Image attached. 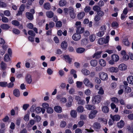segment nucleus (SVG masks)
<instances>
[{"instance_id": "32", "label": "nucleus", "mask_w": 133, "mask_h": 133, "mask_svg": "<svg viewBox=\"0 0 133 133\" xmlns=\"http://www.w3.org/2000/svg\"><path fill=\"white\" fill-rule=\"evenodd\" d=\"M123 43L125 45L128 46L130 45V43L128 41V38H125L123 41Z\"/></svg>"}, {"instance_id": "45", "label": "nucleus", "mask_w": 133, "mask_h": 133, "mask_svg": "<svg viewBox=\"0 0 133 133\" xmlns=\"http://www.w3.org/2000/svg\"><path fill=\"white\" fill-rule=\"evenodd\" d=\"M93 10L97 12L100 10V8L97 5H95L93 7Z\"/></svg>"}, {"instance_id": "48", "label": "nucleus", "mask_w": 133, "mask_h": 133, "mask_svg": "<svg viewBox=\"0 0 133 133\" xmlns=\"http://www.w3.org/2000/svg\"><path fill=\"white\" fill-rule=\"evenodd\" d=\"M11 23L13 25L16 26H18L19 24V22L16 20L12 21L11 22Z\"/></svg>"}, {"instance_id": "25", "label": "nucleus", "mask_w": 133, "mask_h": 133, "mask_svg": "<svg viewBox=\"0 0 133 133\" xmlns=\"http://www.w3.org/2000/svg\"><path fill=\"white\" fill-rule=\"evenodd\" d=\"M124 125V123L123 121L121 120L119 122L117 123V126L119 128H123Z\"/></svg>"}, {"instance_id": "34", "label": "nucleus", "mask_w": 133, "mask_h": 133, "mask_svg": "<svg viewBox=\"0 0 133 133\" xmlns=\"http://www.w3.org/2000/svg\"><path fill=\"white\" fill-rule=\"evenodd\" d=\"M35 123V121L34 120H30L29 122L27 125V126L29 128H30Z\"/></svg>"}, {"instance_id": "49", "label": "nucleus", "mask_w": 133, "mask_h": 133, "mask_svg": "<svg viewBox=\"0 0 133 133\" xmlns=\"http://www.w3.org/2000/svg\"><path fill=\"white\" fill-rule=\"evenodd\" d=\"M7 83L5 82H0V86L2 87H5L7 86Z\"/></svg>"}, {"instance_id": "64", "label": "nucleus", "mask_w": 133, "mask_h": 133, "mask_svg": "<svg viewBox=\"0 0 133 133\" xmlns=\"http://www.w3.org/2000/svg\"><path fill=\"white\" fill-rule=\"evenodd\" d=\"M84 124V122L83 121H80L77 124V125L79 127H81L83 126Z\"/></svg>"}, {"instance_id": "8", "label": "nucleus", "mask_w": 133, "mask_h": 133, "mask_svg": "<svg viewBox=\"0 0 133 133\" xmlns=\"http://www.w3.org/2000/svg\"><path fill=\"white\" fill-rule=\"evenodd\" d=\"M55 25V23L52 22H50L49 24H46L45 29L46 30L49 29V28H53Z\"/></svg>"}, {"instance_id": "6", "label": "nucleus", "mask_w": 133, "mask_h": 133, "mask_svg": "<svg viewBox=\"0 0 133 133\" xmlns=\"http://www.w3.org/2000/svg\"><path fill=\"white\" fill-rule=\"evenodd\" d=\"M81 36V35L80 34L76 33L73 35L72 38L75 41H78L80 39Z\"/></svg>"}, {"instance_id": "13", "label": "nucleus", "mask_w": 133, "mask_h": 133, "mask_svg": "<svg viewBox=\"0 0 133 133\" xmlns=\"http://www.w3.org/2000/svg\"><path fill=\"white\" fill-rule=\"evenodd\" d=\"M110 117L114 121H118L121 118V116L118 115H116L114 116L110 115Z\"/></svg>"}, {"instance_id": "17", "label": "nucleus", "mask_w": 133, "mask_h": 133, "mask_svg": "<svg viewBox=\"0 0 133 133\" xmlns=\"http://www.w3.org/2000/svg\"><path fill=\"white\" fill-rule=\"evenodd\" d=\"M67 3V1L65 0H61L59 2L58 5L60 6L63 7L65 6Z\"/></svg>"}, {"instance_id": "15", "label": "nucleus", "mask_w": 133, "mask_h": 133, "mask_svg": "<svg viewBox=\"0 0 133 133\" xmlns=\"http://www.w3.org/2000/svg\"><path fill=\"white\" fill-rule=\"evenodd\" d=\"M26 81L29 84H30L32 81L31 76L29 74H27L25 77Z\"/></svg>"}, {"instance_id": "3", "label": "nucleus", "mask_w": 133, "mask_h": 133, "mask_svg": "<svg viewBox=\"0 0 133 133\" xmlns=\"http://www.w3.org/2000/svg\"><path fill=\"white\" fill-rule=\"evenodd\" d=\"M109 36H107L105 39L103 38H100L98 41L99 44H103L104 43H107L109 42Z\"/></svg>"}, {"instance_id": "22", "label": "nucleus", "mask_w": 133, "mask_h": 133, "mask_svg": "<svg viewBox=\"0 0 133 133\" xmlns=\"http://www.w3.org/2000/svg\"><path fill=\"white\" fill-rule=\"evenodd\" d=\"M127 80L129 83L133 85V76H128L127 78Z\"/></svg>"}, {"instance_id": "10", "label": "nucleus", "mask_w": 133, "mask_h": 133, "mask_svg": "<svg viewBox=\"0 0 133 133\" xmlns=\"http://www.w3.org/2000/svg\"><path fill=\"white\" fill-rule=\"evenodd\" d=\"M0 67L1 69L3 70H5L7 67L6 64L3 61H1L0 63Z\"/></svg>"}, {"instance_id": "63", "label": "nucleus", "mask_w": 133, "mask_h": 133, "mask_svg": "<svg viewBox=\"0 0 133 133\" xmlns=\"http://www.w3.org/2000/svg\"><path fill=\"white\" fill-rule=\"evenodd\" d=\"M112 26L113 27L117 28L118 27V24L116 21L113 22L112 24Z\"/></svg>"}, {"instance_id": "51", "label": "nucleus", "mask_w": 133, "mask_h": 133, "mask_svg": "<svg viewBox=\"0 0 133 133\" xmlns=\"http://www.w3.org/2000/svg\"><path fill=\"white\" fill-rule=\"evenodd\" d=\"M4 15L7 16H9L11 15L10 13L8 10H6L4 11Z\"/></svg>"}, {"instance_id": "42", "label": "nucleus", "mask_w": 133, "mask_h": 133, "mask_svg": "<svg viewBox=\"0 0 133 133\" xmlns=\"http://www.w3.org/2000/svg\"><path fill=\"white\" fill-rule=\"evenodd\" d=\"M93 126L95 128L97 129H100L101 127L100 124L97 122L93 124Z\"/></svg>"}, {"instance_id": "50", "label": "nucleus", "mask_w": 133, "mask_h": 133, "mask_svg": "<svg viewBox=\"0 0 133 133\" xmlns=\"http://www.w3.org/2000/svg\"><path fill=\"white\" fill-rule=\"evenodd\" d=\"M75 90L74 88H71L69 91V93L71 94H75Z\"/></svg>"}, {"instance_id": "31", "label": "nucleus", "mask_w": 133, "mask_h": 133, "mask_svg": "<svg viewBox=\"0 0 133 133\" xmlns=\"http://www.w3.org/2000/svg\"><path fill=\"white\" fill-rule=\"evenodd\" d=\"M90 64L92 66L94 67L97 65V62L96 60H92L90 61Z\"/></svg>"}, {"instance_id": "2", "label": "nucleus", "mask_w": 133, "mask_h": 133, "mask_svg": "<svg viewBox=\"0 0 133 133\" xmlns=\"http://www.w3.org/2000/svg\"><path fill=\"white\" fill-rule=\"evenodd\" d=\"M93 102V103L98 104L99 103L101 99V96L99 95H97L92 98Z\"/></svg>"}, {"instance_id": "56", "label": "nucleus", "mask_w": 133, "mask_h": 133, "mask_svg": "<svg viewBox=\"0 0 133 133\" xmlns=\"http://www.w3.org/2000/svg\"><path fill=\"white\" fill-rule=\"evenodd\" d=\"M60 101L61 103H64L67 101V99L65 97H62L60 98Z\"/></svg>"}, {"instance_id": "54", "label": "nucleus", "mask_w": 133, "mask_h": 133, "mask_svg": "<svg viewBox=\"0 0 133 133\" xmlns=\"http://www.w3.org/2000/svg\"><path fill=\"white\" fill-rule=\"evenodd\" d=\"M111 101L115 103H117L118 102V100L117 98L115 97L112 98H111Z\"/></svg>"}, {"instance_id": "20", "label": "nucleus", "mask_w": 133, "mask_h": 133, "mask_svg": "<svg viewBox=\"0 0 133 133\" xmlns=\"http://www.w3.org/2000/svg\"><path fill=\"white\" fill-rule=\"evenodd\" d=\"M81 72L85 76L88 75L90 73V71L87 69H83L81 70Z\"/></svg>"}, {"instance_id": "18", "label": "nucleus", "mask_w": 133, "mask_h": 133, "mask_svg": "<svg viewBox=\"0 0 133 133\" xmlns=\"http://www.w3.org/2000/svg\"><path fill=\"white\" fill-rule=\"evenodd\" d=\"M102 52L99 51L96 52L94 54L93 56V57L96 59H98L101 56V54Z\"/></svg>"}, {"instance_id": "26", "label": "nucleus", "mask_w": 133, "mask_h": 133, "mask_svg": "<svg viewBox=\"0 0 133 133\" xmlns=\"http://www.w3.org/2000/svg\"><path fill=\"white\" fill-rule=\"evenodd\" d=\"M85 108L89 110H92L95 109L96 108L95 106L93 105L88 104L85 106Z\"/></svg>"}, {"instance_id": "35", "label": "nucleus", "mask_w": 133, "mask_h": 133, "mask_svg": "<svg viewBox=\"0 0 133 133\" xmlns=\"http://www.w3.org/2000/svg\"><path fill=\"white\" fill-rule=\"evenodd\" d=\"M85 13L83 12H82L78 14L77 15L78 18L79 19H82L84 16Z\"/></svg>"}, {"instance_id": "55", "label": "nucleus", "mask_w": 133, "mask_h": 133, "mask_svg": "<svg viewBox=\"0 0 133 133\" xmlns=\"http://www.w3.org/2000/svg\"><path fill=\"white\" fill-rule=\"evenodd\" d=\"M91 8L90 6H86L84 9V11L86 12H89L91 10Z\"/></svg>"}, {"instance_id": "46", "label": "nucleus", "mask_w": 133, "mask_h": 133, "mask_svg": "<svg viewBox=\"0 0 133 133\" xmlns=\"http://www.w3.org/2000/svg\"><path fill=\"white\" fill-rule=\"evenodd\" d=\"M46 111L49 114H52L54 110L52 108L49 107L47 109Z\"/></svg>"}, {"instance_id": "40", "label": "nucleus", "mask_w": 133, "mask_h": 133, "mask_svg": "<svg viewBox=\"0 0 133 133\" xmlns=\"http://www.w3.org/2000/svg\"><path fill=\"white\" fill-rule=\"evenodd\" d=\"M107 28V27L106 25H102L100 28L99 30L105 33L106 31Z\"/></svg>"}, {"instance_id": "39", "label": "nucleus", "mask_w": 133, "mask_h": 133, "mask_svg": "<svg viewBox=\"0 0 133 133\" xmlns=\"http://www.w3.org/2000/svg\"><path fill=\"white\" fill-rule=\"evenodd\" d=\"M102 111L105 113H107L109 111V109L106 106H104L102 108Z\"/></svg>"}, {"instance_id": "7", "label": "nucleus", "mask_w": 133, "mask_h": 133, "mask_svg": "<svg viewBox=\"0 0 133 133\" xmlns=\"http://www.w3.org/2000/svg\"><path fill=\"white\" fill-rule=\"evenodd\" d=\"M75 99L78 102L79 104L83 105L84 103V101L81 100V98L79 96H75Z\"/></svg>"}, {"instance_id": "47", "label": "nucleus", "mask_w": 133, "mask_h": 133, "mask_svg": "<svg viewBox=\"0 0 133 133\" xmlns=\"http://www.w3.org/2000/svg\"><path fill=\"white\" fill-rule=\"evenodd\" d=\"M125 93L127 94L130 93L131 91V88L128 87H126L125 88Z\"/></svg>"}, {"instance_id": "19", "label": "nucleus", "mask_w": 133, "mask_h": 133, "mask_svg": "<svg viewBox=\"0 0 133 133\" xmlns=\"http://www.w3.org/2000/svg\"><path fill=\"white\" fill-rule=\"evenodd\" d=\"M109 71L111 72H116L118 71V69L117 67H111L108 69Z\"/></svg>"}, {"instance_id": "28", "label": "nucleus", "mask_w": 133, "mask_h": 133, "mask_svg": "<svg viewBox=\"0 0 133 133\" xmlns=\"http://www.w3.org/2000/svg\"><path fill=\"white\" fill-rule=\"evenodd\" d=\"M76 73V71L74 69H71L70 71V74L73 76L74 78H77V77Z\"/></svg>"}, {"instance_id": "57", "label": "nucleus", "mask_w": 133, "mask_h": 133, "mask_svg": "<svg viewBox=\"0 0 133 133\" xmlns=\"http://www.w3.org/2000/svg\"><path fill=\"white\" fill-rule=\"evenodd\" d=\"M56 26L57 27L60 28L62 26V22L61 21H58L56 23Z\"/></svg>"}, {"instance_id": "16", "label": "nucleus", "mask_w": 133, "mask_h": 133, "mask_svg": "<svg viewBox=\"0 0 133 133\" xmlns=\"http://www.w3.org/2000/svg\"><path fill=\"white\" fill-rule=\"evenodd\" d=\"M111 58L115 62H117L118 61L119 59V56L116 54L112 55L111 56Z\"/></svg>"}, {"instance_id": "21", "label": "nucleus", "mask_w": 133, "mask_h": 133, "mask_svg": "<svg viewBox=\"0 0 133 133\" xmlns=\"http://www.w3.org/2000/svg\"><path fill=\"white\" fill-rule=\"evenodd\" d=\"M71 116L74 118H76L77 116V112L75 110H72L70 112Z\"/></svg>"}, {"instance_id": "29", "label": "nucleus", "mask_w": 133, "mask_h": 133, "mask_svg": "<svg viewBox=\"0 0 133 133\" xmlns=\"http://www.w3.org/2000/svg\"><path fill=\"white\" fill-rule=\"evenodd\" d=\"M61 47L64 49L65 50L67 47V44L65 41L62 42L61 44Z\"/></svg>"}, {"instance_id": "60", "label": "nucleus", "mask_w": 133, "mask_h": 133, "mask_svg": "<svg viewBox=\"0 0 133 133\" xmlns=\"http://www.w3.org/2000/svg\"><path fill=\"white\" fill-rule=\"evenodd\" d=\"M42 106L43 108L47 109L49 107V105L47 103H44L42 104Z\"/></svg>"}, {"instance_id": "30", "label": "nucleus", "mask_w": 133, "mask_h": 133, "mask_svg": "<svg viewBox=\"0 0 133 133\" xmlns=\"http://www.w3.org/2000/svg\"><path fill=\"white\" fill-rule=\"evenodd\" d=\"M1 27L3 29L7 30L10 28V26L7 24H3L1 25Z\"/></svg>"}, {"instance_id": "38", "label": "nucleus", "mask_w": 133, "mask_h": 133, "mask_svg": "<svg viewBox=\"0 0 133 133\" xmlns=\"http://www.w3.org/2000/svg\"><path fill=\"white\" fill-rule=\"evenodd\" d=\"M63 57L66 62H68L69 63H71V59L70 58L69 56L65 55Z\"/></svg>"}, {"instance_id": "1", "label": "nucleus", "mask_w": 133, "mask_h": 133, "mask_svg": "<svg viewBox=\"0 0 133 133\" xmlns=\"http://www.w3.org/2000/svg\"><path fill=\"white\" fill-rule=\"evenodd\" d=\"M83 83L85 86L89 87L91 88L93 87L94 85L87 78H85L83 81Z\"/></svg>"}, {"instance_id": "33", "label": "nucleus", "mask_w": 133, "mask_h": 133, "mask_svg": "<svg viewBox=\"0 0 133 133\" xmlns=\"http://www.w3.org/2000/svg\"><path fill=\"white\" fill-rule=\"evenodd\" d=\"M26 17L29 19L31 20L33 18V15L29 12H27L26 13Z\"/></svg>"}, {"instance_id": "62", "label": "nucleus", "mask_w": 133, "mask_h": 133, "mask_svg": "<svg viewBox=\"0 0 133 133\" xmlns=\"http://www.w3.org/2000/svg\"><path fill=\"white\" fill-rule=\"evenodd\" d=\"M28 34L32 36H35V34L34 32L31 30L29 31L28 32Z\"/></svg>"}, {"instance_id": "53", "label": "nucleus", "mask_w": 133, "mask_h": 133, "mask_svg": "<svg viewBox=\"0 0 133 133\" xmlns=\"http://www.w3.org/2000/svg\"><path fill=\"white\" fill-rule=\"evenodd\" d=\"M104 34V32L99 30V31L97 33V35L98 37H101L103 36Z\"/></svg>"}, {"instance_id": "11", "label": "nucleus", "mask_w": 133, "mask_h": 133, "mask_svg": "<svg viewBox=\"0 0 133 133\" xmlns=\"http://www.w3.org/2000/svg\"><path fill=\"white\" fill-rule=\"evenodd\" d=\"M45 14L47 17L49 18H51L54 16V13L51 11H46Z\"/></svg>"}, {"instance_id": "14", "label": "nucleus", "mask_w": 133, "mask_h": 133, "mask_svg": "<svg viewBox=\"0 0 133 133\" xmlns=\"http://www.w3.org/2000/svg\"><path fill=\"white\" fill-rule=\"evenodd\" d=\"M76 33L79 34L82 33L84 31V29L83 28L81 27V26H78L76 28Z\"/></svg>"}, {"instance_id": "37", "label": "nucleus", "mask_w": 133, "mask_h": 133, "mask_svg": "<svg viewBox=\"0 0 133 133\" xmlns=\"http://www.w3.org/2000/svg\"><path fill=\"white\" fill-rule=\"evenodd\" d=\"M77 111L78 112H82L84 110V108L82 106H79L77 108Z\"/></svg>"}, {"instance_id": "58", "label": "nucleus", "mask_w": 133, "mask_h": 133, "mask_svg": "<svg viewBox=\"0 0 133 133\" xmlns=\"http://www.w3.org/2000/svg\"><path fill=\"white\" fill-rule=\"evenodd\" d=\"M46 72L48 75H51L52 74L53 71L51 69L49 68L48 69Z\"/></svg>"}, {"instance_id": "5", "label": "nucleus", "mask_w": 133, "mask_h": 133, "mask_svg": "<svg viewBox=\"0 0 133 133\" xmlns=\"http://www.w3.org/2000/svg\"><path fill=\"white\" fill-rule=\"evenodd\" d=\"M98 112V111L96 110H94L91 111L89 115V118L90 119H93L95 116L96 115Z\"/></svg>"}, {"instance_id": "9", "label": "nucleus", "mask_w": 133, "mask_h": 133, "mask_svg": "<svg viewBox=\"0 0 133 133\" xmlns=\"http://www.w3.org/2000/svg\"><path fill=\"white\" fill-rule=\"evenodd\" d=\"M118 68L121 70H125L127 69V66L124 64H121L119 65Z\"/></svg>"}, {"instance_id": "44", "label": "nucleus", "mask_w": 133, "mask_h": 133, "mask_svg": "<svg viewBox=\"0 0 133 133\" xmlns=\"http://www.w3.org/2000/svg\"><path fill=\"white\" fill-rule=\"evenodd\" d=\"M66 122L64 121H61L59 125L61 127L64 128L66 125Z\"/></svg>"}, {"instance_id": "59", "label": "nucleus", "mask_w": 133, "mask_h": 133, "mask_svg": "<svg viewBox=\"0 0 133 133\" xmlns=\"http://www.w3.org/2000/svg\"><path fill=\"white\" fill-rule=\"evenodd\" d=\"M98 93L100 95H103L104 94V91L102 87H101L99 88Z\"/></svg>"}, {"instance_id": "43", "label": "nucleus", "mask_w": 133, "mask_h": 133, "mask_svg": "<svg viewBox=\"0 0 133 133\" xmlns=\"http://www.w3.org/2000/svg\"><path fill=\"white\" fill-rule=\"evenodd\" d=\"M95 36L94 34H92L90 36L89 39L90 41L91 42H93L95 40Z\"/></svg>"}, {"instance_id": "41", "label": "nucleus", "mask_w": 133, "mask_h": 133, "mask_svg": "<svg viewBox=\"0 0 133 133\" xmlns=\"http://www.w3.org/2000/svg\"><path fill=\"white\" fill-rule=\"evenodd\" d=\"M85 49L82 48H78L76 50V52L78 53H81L85 51Z\"/></svg>"}, {"instance_id": "27", "label": "nucleus", "mask_w": 133, "mask_h": 133, "mask_svg": "<svg viewBox=\"0 0 133 133\" xmlns=\"http://www.w3.org/2000/svg\"><path fill=\"white\" fill-rule=\"evenodd\" d=\"M44 8L46 10H49L50 9L51 7L50 4L49 3H46L44 4Z\"/></svg>"}, {"instance_id": "36", "label": "nucleus", "mask_w": 133, "mask_h": 133, "mask_svg": "<svg viewBox=\"0 0 133 133\" xmlns=\"http://www.w3.org/2000/svg\"><path fill=\"white\" fill-rule=\"evenodd\" d=\"M10 60V59L9 55L7 54H5L4 58V61L5 62H8Z\"/></svg>"}, {"instance_id": "12", "label": "nucleus", "mask_w": 133, "mask_h": 133, "mask_svg": "<svg viewBox=\"0 0 133 133\" xmlns=\"http://www.w3.org/2000/svg\"><path fill=\"white\" fill-rule=\"evenodd\" d=\"M54 109L55 111L58 113H60L62 111L61 107L59 105L56 106L54 108Z\"/></svg>"}, {"instance_id": "52", "label": "nucleus", "mask_w": 133, "mask_h": 133, "mask_svg": "<svg viewBox=\"0 0 133 133\" xmlns=\"http://www.w3.org/2000/svg\"><path fill=\"white\" fill-rule=\"evenodd\" d=\"M83 83L82 82L77 81L76 82L77 87L78 88H81L82 86Z\"/></svg>"}, {"instance_id": "61", "label": "nucleus", "mask_w": 133, "mask_h": 133, "mask_svg": "<svg viewBox=\"0 0 133 133\" xmlns=\"http://www.w3.org/2000/svg\"><path fill=\"white\" fill-rule=\"evenodd\" d=\"M2 20L4 23H7L9 21L8 19L5 17H3L2 18Z\"/></svg>"}, {"instance_id": "23", "label": "nucleus", "mask_w": 133, "mask_h": 133, "mask_svg": "<svg viewBox=\"0 0 133 133\" xmlns=\"http://www.w3.org/2000/svg\"><path fill=\"white\" fill-rule=\"evenodd\" d=\"M13 94L14 95L17 97H19L20 95V93L19 90L17 89H15L13 91Z\"/></svg>"}, {"instance_id": "4", "label": "nucleus", "mask_w": 133, "mask_h": 133, "mask_svg": "<svg viewBox=\"0 0 133 133\" xmlns=\"http://www.w3.org/2000/svg\"><path fill=\"white\" fill-rule=\"evenodd\" d=\"M99 77L101 80L104 81L107 80L108 78L107 74L103 72L100 73Z\"/></svg>"}, {"instance_id": "24", "label": "nucleus", "mask_w": 133, "mask_h": 133, "mask_svg": "<svg viewBox=\"0 0 133 133\" xmlns=\"http://www.w3.org/2000/svg\"><path fill=\"white\" fill-rule=\"evenodd\" d=\"M98 63L101 65L103 67L105 66L106 64L105 61L102 59H99Z\"/></svg>"}]
</instances>
